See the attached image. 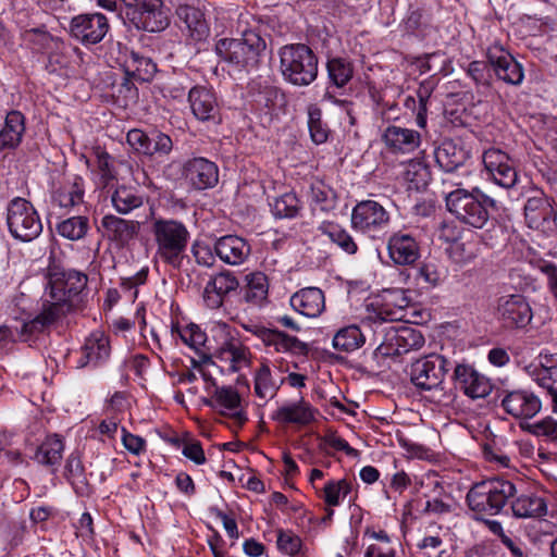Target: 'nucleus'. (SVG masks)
Here are the masks:
<instances>
[{"label":"nucleus","mask_w":557,"mask_h":557,"mask_svg":"<svg viewBox=\"0 0 557 557\" xmlns=\"http://www.w3.org/2000/svg\"><path fill=\"white\" fill-rule=\"evenodd\" d=\"M47 278V289L52 301L38 315L23 324L22 334L40 333L60 317L76 308L88 281L87 275L82 272L57 267L49 269Z\"/></svg>","instance_id":"1"},{"label":"nucleus","mask_w":557,"mask_h":557,"mask_svg":"<svg viewBox=\"0 0 557 557\" xmlns=\"http://www.w3.org/2000/svg\"><path fill=\"white\" fill-rule=\"evenodd\" d=\"M445 203L449 213L459 222L482 228L490 219L488 209H495L497 201L485 195L479 187L471 190L456 188L445 195Z\"/></svg>","instance_id":"2"},{"label":"nucleus","mask_w":557,"mask_h":557,"mask_svg":"<svg viewBox=\"0 0 557 557\" xmlns=\"http://www.w3.org/2000/svg\"><path fill=\"white\" fill-rule=\"evenodd\" d=\"M515 484L502 478L481 481L471 486L466 496L470 510L481 516L500 513L506 504L516 496Z\"/></svg>","instance_id":"3"},{"label":"nucleus","mask_w":557,"mask_h":557,"mask_svg":"<svg viewBox=\"0 0 557 557\" xmlns=\"http://www.w3.org/2000/svg\"><path fill=\"white\" fill-rule=\"evenodd\" d=\"M283 78L298 87L309 86L318 77V57L305 44H292L278 51Z\"/></svg>","instance_id":"4"},{"label":"nucleus","mask_w":557,"mask_h":557,"mask_svg":"<svg viewBox=\"0 0 557 557\" xmlns=\"http://www.w3.org/2000/svg\"><path fill=\"white\" fill-rule=\"evenodd\" d=\"M151 232L157 245V255L166 264L180 268L189 240L185 224L174 219H154Z\"/></svg>","instance_id":"5"},{"label":"nucleus","mask_w":557,"mask_h":557,"mask_svg":"<svg viewBox=\"0 0 557 557\" xmlns=\"http://www.w3.org/2000/svg\"><path fill=\"white\" fill-rule=\"evenodd\" d=\"M264 49L265 41L252 30L245 32L243 38H223L215 45L218 55L224 61L247 70L257 66Z\"/></svg>","instance_id":"6"},{"label":"nucleus","mask_w":557,"mask_h":557,"mask_svg":"<svg viewBox=\"0 0 557 557\" xmlns=\"http://www.w3.org/2000/svg\"><path fill=\"white\" fill-rule=\"evenodd\" d=\"M7 224L17 240L29 243L42 232V223L34 206L22 197H15L7 206Z\"/></svg>","instance_id":"7"},{"label":"nucleus","mask_w":557,"mask_h":557,"mask_svg":"<svg viewBox=\"0 0 557 557\" xmlns=\"http://www.w3.org/2000/svg\"><path fill=\"white\" fill-rule=\"evenodd\" d=\"M449 361L442 355L431 354L410 366V381L421 392H443V382Z\"/></svg>","instance_id":"8"},{"label":"nucleus","mask_w":557,"mask_h":557,"mask_svg":"<svg viewBox=\"0 0 557 557\" xmlns=\"http://www.w3.org/2000/svg\"><path fill=\"white\" fill-rule=\"evenodd\" d=\"M424 345L421 332L411 326H389L384 330V339L375 348L374 355L393 357L419 349Z\"/></svg>","instance_id":"9"},{"label":"nucleus","mask_w":557,"mask_h":557,"mask_svg":"<svg viewBox=\"0 0 557 557\" xmlns=\"http://www.w3.org/2000/svg\"><path fill=\"white\" fill-rule=\"evenodd\" d=\"M389 223V214L385 208L374 200L358 202L351 212V225L355 230L375 236Z\"/></svg>","instance_id":"10"},{"label":"nucleus","mask_w":557,"mask_h":557,"mask_svg":"<svg viewBox=\"0 0 557 557\" xmlns=\"http://www.w3.org/2000/svg\"><path fill=\"white\" fill-rule=\"evenodd\" d=\"M483 164L491 180L498 186L509 189L518 182V173L511 158L497 148L483 152Z\"/></svg>","instance_id":"11"},{"label":"nucleus","mask_w":557,"mask_h":557,"mask_svg":"<svg viewBox=\"0 0 557 557\" xmlns=\"http://www.w3.org/2000/svg\"><path fill=\"white\" fill-rule=\"evenodd\" d=\"M109 30L107 17L101 13H88L74 16L70 23L72 37L84 45L100 42Z\"/></svg>","instance_id":"12"},{"label":"nucleus","mask_w":557,"mask_h":557,"mask_svg":"<svg viewBox=\"0 0 557 557\" xmlns=\"http://www.w3.org/2000/svg\"><path fill=\"white\" fill-rule=\"evenodd\" d=\"M245 329L259 337L265 346L273 347L277 352H288L298 356H306L309 352L308 344L285 332L256 324L246 325Z\"/></svg>","instance_id":"13"},{"label":"nucleus","mask_w":557,"mask_h":557,"mask_svg":"<svg viewBox=\"0 0 557 557\" xmlns=\"http://www.w3.org/2000/svg\"><path fill=\"white\" fill-rule=\"evenodd\" d=\"M497 312L508 327L523 329L530 324L533 312L527 298L522 295H506L497 300Z\"/></svg>","instance_id":"14"},{"label":"nucleus","mask_w":557,"mask_h":557,"mask_svg":"<svg viewBox=\"0 0 557 557\" xmlns=\"http://www.w3.org/2000/svg\"><path fill=\"white\" fill-rule=\"evenodd\" d=\"M409 302L403 289L386 290L382 304H371L373 310L366 320L373 323L400 321L405 318L404 311Z\"/></svg>","instance_id":"15"},{"label":"nucleus","mask_w":557,"mask_h":557,"mask_svg":"<svg viewBox=\"0 0 557 557\" xmlns=\"http://www.w3.org/2000/svg\"><path fill=\"white\" fill-rule=\"evenodd\" d=\"M202 403L221 414L230 416L239 426L247 421L245 412L240 409V396L232 386H215L210 397L203 398Z\"/></svg>","instance_id":"16"},{"label":"nucleus","mask_w":557,"mask_h":557,"mask_svg":"<svg viewBox=\"0 0 557 557\" xmlns=\"http://www.w3.org/2000/svg\"><path fill=\"white\" fill-rule=\"evenodd\" d=\"M126 7L134 8L139 14L136 24L149 33L163 30L169 25L168 16L161 10V0H122Z\"/></svg>","instance_id":"17"},{"label":"nucleus","mask_w":557,"mask_h":557,"mask_svg":"<svg viewBox=\"0 0 557 557\" xmlns=\"http://www.w3.org/2000/svg\"><path fill=\"white\" fill-rule=\"evenodd\" d=\"M453 379L456 387L473 399L483 398L492 391L488 379L476 372L469 364H457L454 370Z\"/></svg>","instance_id":"18"},{"label":"nucleus","mask_w":557,"mask_h":557,"mask_svg":"<svg viewBox=\"0 0 557 557\" xmlns=\"http://www.w3.org/2000/svg\"><path fill=\"white\" fill-rule=\"evenodd\" d=\"M139 227V222L113 214H107L101 219L103 237L114 243L117 248L127 246L137 236Z\"/></svg>","instance_id":"19"},{"label":"nucleus","mask_w":557,"mask_h":557,"mask_svg":"<svg viewBox=\"0 0 557 557\" xmlns=\"http://www.w3.org/2000/svg\"><path fill=\"white\" fill-rule=\"evenodd\" d=\"M487 60L496 76L510 85H520L524 74L522 65L502 48L494 47L487 51Z\"/></svg>","instance_id":"20"},{"label":"nucleus","mask_w":557,"mask_h":557,"mask_svg":"<svg viewBox=\"0 0 557 557\" xmlns=\"http://www.w3.org/2000/svg\"><path fill=\"white\" fill-rule=\"evenodd\" d=\"M382 141L389 152L408 154L419 148L421 135L418 131L411 128L388 125L382 134Z\"/></svg>","instance_id":"21"},{"label":"nucleus","mask_w":557,"mask_h":557,"mask_svg":"<svg viewBox=\"0 0 557 557\" xmlns=\"http://www.w3.org/2000/svg\"><path fill=\"white\" fill-rule=\"evenodd\" d=\"M185 176L198 190L214 187L219 182V170L214 162L205 158H194L185 164Z\"/></svg>","instance_id":"22"},{"label":"nucleus","mask_w":557,"mask_h":557,"mask_svg":"<svg viewBox=\"0 0 557 557\" xmlns=\"http://www.w3.org/2000/svg\"><path fill=\"white\" fill-rule=\"evenodd\" d=\"M388 256L396 265H412L420 258L416 238L403 232L394 233L387 240Z\"/></svg>","instance_id":"23"},{"label":"nucleus","mask_w":557,"mask_h":557,"mask_svg":"<svg viewBox=\"0 0 557 557\" xmlns=\"http://www.w3.org/2000/svg\"><path fill=\"white\" fill-rule=\"evenodd\" d=\"M214 251L223 262L231 265H239L250 256L251 247L243 237L226 235L215 242Z\"/></svg>","instance_id":"24"},{"label":"nucleus","mask_w":557,"mask_h":557,"mask_svg":"<svg viewBox=\"0 0 557 557\" xmlns=\"http://www.w3.org/2000/svg\"><path fill=\"white\" fill-rule=\"evenodd\" d=\"M188 102L195 117L201 122L219 117V107L213 91L205 86H195L188 92Z\"/></svg>","instance_id":"25"},{"label":"nucleus","mask_w":557,"mask_h":557,"mask_svg":"<svg viewBox=\"0 0 557 557\" xmlns=\"http://www.w3.org/2000/svg\"><path fill=\"white\" fill-rule=\"evenodd\" d=\"M434 158L442 171L453 173L465 165L470 152L461 144L445 139L435 148Z\"/></svg>","instance_id":"26"},{"label":"nucleus","mask_w":557,"mask_h":557,"mask_svg":"<svg viewBox=\"0 0 557 557\" xmlns=\"http://www.w3.org/2000/svg\"><path fill=\"white\" fill-rule=\"evenodd\" d=\"M502 406L512 417L532 418L541 410V401L528 391H513L508 393L502 400Z\"/></svg>","instance_id":"27"},{"label":"nucleus","mask_w":557,"mask_h":557,"mask_svg":"<svg viewBox=\"0 0 557 557\" xmlns=\"http://www.w3.org/2000/svg\"><path fill=\"white\" fill-rule=\"evenodd\" d=\"M110 341L102 333H92L82 347L78 368H96L104 363L110 357Z\"/></svg>","instance_id":"28"},{"label":"nucleus","mask_w":557,"mask_h":557,"mask_svg":"<svg viewBox=\"0 0 557 557\" xmlns=\"http://www.w3.org/2000/svg\"><path fill=\"white\" fill-rule=\"evenodd\" d=\"M317 410L304 398L281 406L272 413V420L283 424L308 425L314 420Z\"/></svg>","instance_id":"29"},{"label":"nucleus","mask_w":557,"mask_h":557,"mask_svg":"<svg viewBox=\"0 0 557 557\" xmlns=\"http://www.w3.org/2000/svg\"><path fill=\"white\" fill-rule=\"evenodd\" d=\"M294 310L308 318L319 317L325 308L323 292L318 287H307L290 297Z\"/></svg>","instance_id":"30"},{"label":"nucleus","mask_w":557,"mask_h":557,"mask_svg":"<svg viewBox=\"0 0 557 557\" xmlns=\"http://www.w3.org/2000/svg\"><path fill=\"white\" fill-rule=\"evenodd\" d=\"M25 133V116L16 110L10 111L0 131V152L16 148Z\"/></svg>","instance_id":"31"},{"label":"nucleus","mask_w":557,"mask_h":557,"mask_svg":"<svg viewBox=\"0 0 557 557\" xmlns=\"http://www.w3.org/2000/svg\"><path fill=\"white\" fill-rule=\"evenodd\" d=\"M524 215L530 227H544L550 219H555L549 200L543 195L531 197L524 205Z\"/></svg>","instance_id":"32"},{"label":"nucleus","mask_w":557,"mask_h":557,"mask_svg":"<svg viewBox=\"0 0 557 557\" xmlns=\"http://www.w3.org/2000/svg\"><path fill=\"white\" fill-rule=\"evenodd\" d=\"M176 15L195 40H201L207 36L209 28L201 10L189 4H180L176 8Z\"/></svg>","instance_id":"33"},{"label":"nucleus","mask_w":557,"mask_h":557,"mask_svg":"<svg viewBox=\"0 0 557 557\" xmlns=\"http://www.w3.org/2000/svg\"><path fill=\"white\" fill-rule=\"evenodd\" d=\"M511 500V511L517 518L541 517L546 512V504L542 497L522 494Z\"/></svg>","instance_id":"34"},{"label":"nucleus","mask_w":557,"mask_h":557,"mask_svg":"<svg viewBox=\"0 0 557 557\" xmlns=\"http://www.w3.org/2000/svg\"><path fill=\"white\" fill-rule=\"evenodd\" d=\"M63 450V441L58 435H51L37 447L34 459L40 465L53 467L60 463Z\"/></svg>","instance_id":"35"},{"label":"nucleus","mask_w":557,"mask_h":557,"mask_svg":"<svg viewBox=\"0 0 557 557\" xmlns=\"http://www.w3.org/2000/svg\"><path fill=\"white\" fill-rule=\"evenodd\" d=\"M284 379H275L267 363H262L255 373V393L259 398H273Z\"/></svg>","instance_id":"36"},{"label":"nucleus","mask_w":557,"mask_h":557,"mask_svg":"<svg viewBox=\"0 0 557 557\" xmlns=\"http://www.w3.org/2000/svg\"><path fill=\"white\" fill-rule=\"evenodd\" d=\"M327 76L330 83L342 88L346 86L354 77V64L346 58H330L326 63Z\"/></svg>","instance_id":"37"},{"label":"nucleus","mask_w":557,"mask_h":557,"mask_svg":"<svg viewBox=\"0 0 557 557\" xmlns=\"http://www.w3.org/2000/svg\"><path fill=\"white\" fill-rule=\"evenodd\" d=\"M247 286L244 298L252 306H262L268 298L269 284L267 276L261 272L250 273L246 276Z\"/></svg>","instance_id":"38"},{"label":"nucleus","mask_w":557,"mask_h":557,"mask_svg":"<svg viewBox=\"0 0 557 557\" xmlns=\"http://www.w3.org/2000/svg\"><path fill=\"white\" fill-rule=\"evenodd\" d=\"M366 342L364 335L357 325H349L337 331L333 337V347L350 352L360 348Z\"/></svg>","instance_id":"39"},{"label":"nucleus","mask_w":557,"mask_h":557,"mask_svg":"<svg viewBox=\"0 0 557 557\" xmlns=\"http://www.w3.org/2000/svg\"><path fill=\"white\" fill-rule=\"evenodd\" d=\"M127 74L131 73L133 77L141 82H149L153 78L157 72V65L148 57L139 52L132 51L126 61Z\"/></svg>","instance_id":"40"},{"label":"nucleus","mask_w":557,"mask_h":557,"mask_svg":"<svg viewBox=\"0 0 557 557\" xmlns=\"http://www.w3.org/2000/svg\"><path fill=\"white\" fill-rule=\"evenodd\" d=\"M84 187L81 178L65 185L52 194V202L60 208H73L83 202Z\"/></svg>","instance_id":"41"},{"label":"nucleus","mask_w":557,"mask_h":557,"mask_svg":"<svg viewBox=\"0 0 557 557\" xmlns=\"http://www.w3.org/2000/svg\"><path fill=\"white\" fill-rule=\"evenodd\" d=\"M89 230V220L87 216L77 215L59 222L55 226L57 233L69 240H79L84 238Z\"/></svg>","instance_id":"42"},{"label":"nucleus","mask_w":557,"mask_h":557,"mask_svg":"<svg viewBox=\"0 0 557 557\" xmlns=\"http://www.w3.org/2000/svg\"><path fill=\"white\" fill-rule=\"evenodd\" d=\"M319 230L346 253L355 255L357 252L358 246L356 242L351 235L339 225L334 223H323L320 225Z\"/></svg>","instance_id":"43"},{"label":"nucleus","mask_w":557,"mask_h":557,"mask_svg":"<svg viewBox=\"0 0 557 557\" xmlns=\"http://www.w3.org/2000/svg\"><path fill=\"white\" fill-rule=\"evenodd\" d=\"M249 350L239 341L231 339L220 349V357L230 361L232 371H238L248 362Z\"/></svg>","instance_id":"44"},{"label":"nucleus","mask_w":557,"mask_h":557,"mask_svg":"<svg viewBox=\"0 0 557 557\" xmlns=\"http://www.w3.org/2000/svg\"><path fill=\"white\" fill-rule=\"evenodd\" d=\"M113 207L117 212L126 214L143 205V199L136 191L126 186H119L111 196Z\"/></svg>","instance_id":"45"},{"label":"nucleus","mask_w":557,"mask_h":557,"mask_svg":"<svg viewBox=\"0 0 557 557\" xmlns=\"http://www.w3.org/2000/svg\"><path fill=\"white\" fill-rule=\"evenodd\" d=\"M308 127L311 140L315 145L324 144L330 135V128L322 121V111L317 106L308 108Z\"/></svg>","instance_id":"46"},{"label":"nucleus","mask_w":557,"mask_h":557,"mask_svg":"<svg viewBox=\"0 0 557 557\" xmlns=\"http://www.w3.org/2000/svg\"><path fill=\"white\" fill-rule=\"evenodd\" d=\"M311 205L314 210L330 212L336 207V194L323 184H315L310 189Z\"/></svg>","instance_id":"47"},{"label":"nucleus","mask_w":557,"mask_h":557,"mask_svg":"<svg viewBox=\"0 0 557 557\" xmlns=\"http://www.w3.org/2000/svg\"><path fill=\"white\" fill-rule=\"evenodd\" d=\"M404 178L412 184L413 188H425L431 181L429 166L422 161L411 160L406 165Z\"/></svg>","instance_id":"48"},{"label":"nucleus","mask_w":557,"mask_h":557,"mask_svg":"<svg viewBox=\"0 0 557 557\" xmlns=\"http://www.w3.org/2000/svg\"><path fill=\"white\" fill-rule=\"evenodd\" d=\"M300 209V202L295 193H286L276 198L272 211L277 218H294Z\"/></svg>","instance_id":"49"},{"label":"nucleus","mask_w":557,"mask_h":557,"mask_svg":"<svg viewBox=\"0 0 557 557\" xmlns=\"http://www.w3.org/2000/svg\"><path fill=\"white\" fill-rule=\"evenodd\" d=\"M522 428L535 436H542L552 443H557V421L552 417H546L534 423H527Z\"/></svg>","instance_id":"50"},{"label":"nucleus","mask_w":557,"mask_h":557,"mask_svg":"<svg viewBox=\"0 0 557 557\" xmlns=\"http://www.w3.org/2000/svg\"><path fill=\"white\" fill-rule=\"evenodd\" d=\"M324 502L329 506H338L341 503V497H345L351 491L350 483L345 480L329 481L324 486Z\"/></svg>","instance_id":"51"},{"label":"nucleus","mask_w":557,"mask_h":557,"mask_svg":"<svg viewBox=\"0 0 557 557\" xmlns=\"http://www.w3.org/2000/svg\"><path fill=\"white\" fill-rule=\"evenodd\" d=\"M150 145L148 156H168L173 149L171 137L164 133L154 131L150 134Z\"/></svg>","instance_id":"52"},{"label":"nucleus","mask_w":557,"mask_h":557,"mask_svg":"<svg viewBox=\"0 0 557 557\" xmlns=\"http://www.w3.org/2000/svg\"><path fill=\"white\" fill-rule=\"evenodd\" d=\"M208 284L210 288L218 290L224 297L239 286L238 280L230 272H221L212 277Z\"/></svg>","instance_id":"53"},{"label":"nucleus","mask_w":557,"mask_h":557,"mask_svg":"<svg viewBox=\"0 0 557 557\" xmlns=\"http://www.w3.org/2000/svg\"><path fill=\"white\" fill-rule=\"evenodd\" d=\"M277 547L281 552L294 556L301 548V540L290 531L280 530L277 534Z\"/></svg>","instance_id":"54"},{"label":"nucleus","mask_w":557,"mask_h":557,"mask_svg":"<svg viewBox=\"0 0 557 557\" xmlns=\"http://www.w3.org/2000/svg\"><path fill=\"white\" fill-rule=\"evenodd\" d=\"M148 268H143L140 271H138L136 274L128 276V277H122L121 278V288L123 292L127 293L129 292V298L132 300H135L138 295L137 287L140 285H144L148 277Z\"/></svg>","instance_id":"55"},{"label":"nucleus","mask_w":557,"mask_h":557,"mask_svg":"<svg viewBox=\"0 0 557 557\" xmlns=\"http://www.w3.org/2000/svg\"><path fill=\"white\" fill-rule=\"evenodd\" d=\"M417 546L428 557H446V549L443 547V540L440 536H425Z\"/></svg>","instance_id":"56"},{"label":"nucleus","mask_w":557,"mask_h":557,"mask_svg":"<svg viewBox=\"0 0 557 557\" xmlns=\"http://www.w3.org/2000/svg\"><path fill=\"white\" fill-rule=\"evenodd\" d=\"M127 143L136 151L149 154L150 135L146 134L141 129H131L126 136Z\"/></svg>","instance_id":"57"},{"label":"nucleus","mask_w":557,"mask_h":557,"mask_svg":"<svg viewBox=\"0 0 557 557\" xmlns=\"http://www.w3.org/2000/svg\"><path fill=\"white\" fill-rule=\"evenodd\" d=\"M472 243L454 242L449 247L451 258L457 262H469L475 257Z\"/></svg>","instance_id":"58"},{"label":"nucleus","mask_w":557,"mask_h":557,"mask_svg":"<svg viewBox=\"0 0 557 557\" xmlns=\"http://www.w3.org/2000/svg\"><path fill=\"white\" fill-rule=\"evenodd\" d=\"M536 381L539 385L546 388L548 393L554 392L556 389L554 384L557 382V367H543L537 373Z\"/></svg>","instance_id":"59"},{"label":"nucleus","mask_w":557,"mask_h":557,"mask_svg":"<svg viewBox=\"0 0 557 557\" xmlns=\"http://www.w3.org/2000/svg\"><path fill=\"white\" fill-rule=\"evenodd\" d=\"M117 99H122L124 106L135 101L137 98V88L134 83L128 78L124 77L116 88Z\"/></svg>","instance_id":"60"},{"label":"nucleus","mask_w":557,"mask_h":557,"mask_svg":"<svg viewBox=\"0 0 557 557\" xmlns=\"http://www.w3.org/2000/svg\"><path fill=\"white\" fill-rule=\"evenodd\" d=\"M181 337L190 347L198 349L206 342V334L198 326H190L181 333Z\"/></svg>","instance_id":"61"},{"label":"nucleus","mask_w":557,"mask_h":557,"mask_svg":"<svg viewBox=\"0 0 557 557\" xmlns=\"http://www.w3.org/2000/svg\"><path fill=\"white\" fill-rule=\"evenodd\" d=\"M122 442L124 447L134 455H139L144 449L146 442L143 437L134 435L123 430Z\"/></svg>","instance_id":"62"},{"label":"nucleus","mask_w":557,"mask_h":557,"mask_svg":"<svg viewBox=\"0 0 557 557\" xmlns=\"http://www.w3.org/2000/svg\"><path fill=\"white\" fill-rule=\"evenodd\" d=\"M193 253L196 259V262L198 264L205 265V267H211L214 263V256L212 253V250L207 245H194L193 246Z\"/></svg>","instance_id":"63"},{"label":"nucleus","mask_w":557,"mask_h":557,"mask_svg":"<svg viewBox=\"0 0 557 557\" xmlns=\"http://www.w3.org/2000/svg\"><path fill=\"white\" fill-rule=\"evenodd\" d=\"M418 276L422 278L430 286H436L441 281V273L436 267L431 263H424L418 271Z\"/></svg>","instance_id":"64"}]
</instances>
